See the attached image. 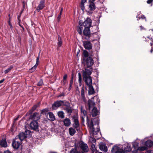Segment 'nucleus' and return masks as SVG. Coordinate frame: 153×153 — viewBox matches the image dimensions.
I'll return each instance as SVG.
<instances>
[{"label": "nucleus", "mask_w": 153, "mask_h": 153, "mask_svg": "<svg viewBox=\"0 0 153 153\" xmlns=\"http://www.w3.org/2000/svg\"><path fill=\"white\" fill-rule=\"evenodd\" d=\"M78 77H79V82L80 84H81L82 82V77L81 74L80 73H79L78 74Z\"/></svg>", "instance_id": "obj_39"}, {"label": "nucleus", "mask_w": 153, "mask_h": 153, "mask_svg": "<svg viewBox=\"0 0 153 153\" xmlns=\"http://www.w3.org/2000/svg\"><path fill=\"white\" fill-rule=\"evenodd\" d=\"M9 25L10 26V28L11 30L13 28V27L12 24H11L10 21H9Z\"/></svg>", "instance_id": "obj_47"}, {"label": "nucleus", "mask_w": 153, "mask_h": 153, "mask_svg": "<svg viewBox=\"0 0 153 153\" xmlns=\"http://www.w3.org/2000/svg\"><path fill=\"white\" fill-rule=\"evenodd\" d=\"M63 122L64 123V125L67 127L69 126L71 124V120L69 118L64 119Z\"/></svg>", "instance_id": "obj_20"}, {"label": "nucleus", "mask_w": 153, "mask_h": 153, "mask_svg": "<svg viewBox=\"0 0 153 153\" xmlns=\"http://www.w3.org/2000/svg\"><path fill=\"white\" fill-rule=\"evenodd\" d=\"M140 27L141 28V30H142V26H140Z\"/></svg>", "instance_id": "obj_63"}, {"label": "nucleus", "mask_w": 153, "mask_h": 153, "mask_svg": "<svg viewBox=\"0 0 153 153\" xmlns=\"http://www.w3.org/2000/svg\"><path fill=\"white\" fill-rule=\"evenodd\" d=\"M67 103L68 104V105L65 104L64 105L63 107V109L65 111H66L68 109L71 107L70 106L68 102Z\"/></svg>", "instance_id": "obj_34"}, {"label": "nucleus", "mask_w": 153, "mask_h": 153, "mask_svg": "<svg viewBox=\"0 0 153 153\" xmlns=\"http://www.w3.org/2000/svg\"><path fill=\"white\" fill-rule=\"evenodd\" d=\"M4 153H10V152L8 151H5Z\"/></svg>", "instance_id": "obj_58"}, {"label": "nucleus", "mask_w": 153, "mask_h": 153, "mask_svg": "<svg viewBox=\"0 0 153 153\" xmlns=\"http://www.w3.org/2000/svg\"><path fill=\"white\" fill-rule=\"evenodd\" d=\"M94 98L97 99V97L95 96L94 97H92L91 100H88V105L89 109H90L91 107H94L95 105V103L93 101V100Z\"/></svg>", "instance_id": "obj_16"}, {"label": "nucleus", "mask_w": 153, "mask_h": 153, "mask_svg": "<svg viewBox=\"0 0 153 153\" xmlns=\"http://www.w3.org/2000/svg\"><path fill=\"white\" fill-rule=\"evenodd\" d=\"M37 108V105H34L32 108L26 114V116H27L29 114H31L32 112L34 111Z\"/></svg>", "instance_id": "obj_24"}, {"label": "nucleus", "mask_w": 153, "mask_h": 153, "mask_svg": "<svg viewBox=\"0 0 153 153\" xmlns=\"http://www.w3.org/2000/svg\"><path fill=\"white\" fill-rule=\"evenodd\" d=\"M80 109L82 115L81 118L82 121L84 122L85 117L86 116L87 122L89 128L90 133L94 137H96V135L98 134L100 130L98 119L95 118L93 119V121L91 120L90 121L88 119V116H87L86 111L83 108L82 106H81Z\"/></svg>", "instance_id": "obj_1"}, {"label": "nucleus", "mask_w": 153, "mask_h": 153, "mask_svg": "<svg viewBox=\"0 0 153 153\" xmlns=\"http://www.w3.org/2000/svg\"><path fill=\"white\" fill-rule=\"evenodd\" d=\"M45 6V0H41L36 10L39 12L40 10H42Z\"/></svg>", "instance_id": "obj_11"}, {"label": "nucleus", "mask_w": 153, "mask_h": 153, "mask_svg": "<svg viewBox=\"0 0 153 153\" xmlns=\"http://www.w3.org/2000/svg\"><path fill=\"white\" fill-rule=\"evenodd\" d=\"M73 77H72V79H71V81H70V83L69 85L70 86V87H71V86L72 85V84H73Z\"/></svg>", "instance_id": "obj_44"}, {"label": "nucleus", "mask_w": 153, "mask_h": 153, "mask_svg": "<svg viewBox=\"0 0 153 153\" xmlns=\"http://www.w3.org/2000/svg\"><path fill=\"white\" fill-rule=\"evenodd\" d=\"M71 87H70V86H69V87L68 88L69 90H71Z\"/></svg>", "instance_id": "obj_61"}, {"label": "nucleus", "mask_w": 153, "mask_h": 153, "mask_svg": "<svg viewBox=\"0 0 153 153\" xmlns=\"http://www.w3.org/2000/svg\"><path fill=\"white\" fill-rule=\"evenodd\" d=\"M49 114V120L51 121H54L55 120V117L54 116L52 112H49L48 113Z\"/></svg>", "instance_id": "obj_28"}, {"label": "nucleus", "mask_w": 153, "mask_h": 153, "mask_svg": "<svg viewBox=\"0 0 153 153\" xmlns=\"http://www.w3.org/2000/svg\"><path fill=\"white\" fill-rule=\"evenodd\" d=\"M62 83L64 85H65L66 83V80H64L63 79V80L62 81Z\"/></svg>", "instance_id": "obj_46"}, {"label": "nucleus", "mask_w": 153, "mask_h": 153, "mask_svg": "<svg viewBox=\"0 0 153 153\" xmlns=\"http://www.w3.org/2000/svg\"><path fill=\"white\" fill-rule=\"evenodd\" d=\"M98 111L97 109L95 107H94L91 111V114L93 117H95L98 114Z\"/></svg>", "instance_id": "obj_19"}, {"label": "nucleus", "mask_w": 153, "mask_h": 153, "mask_svg": "<svg viewBox=\"0 0 153 153\" xmlns=\"http://www.w3.org/2000/svg\"><path fill=\"white\" fill-rule=\"evenodd\" d=\"M48 111V109L46 108V109H43L42 110H41V114H43L44 112H47Z\"/></svg>", "instance_id": "obj_43"}, {"label": "nucleus", "mask_w": 153, "mask_h": 153, "mask_svg": "<svg viewBox=\"0 0 153 153\" xmlns=\"http://www.w3.org/2000/svg\"><path fill=\"white\" fill-rule=\"evenodd\" d=\"M95 0H89L90 1L94 2Z\"/></svg>", "instance_id": "obj_60"}, {"label": "nucleus", "mask_w": 153, "mask_h": 153, "mask_svg": "<svg viewBox=\"0 0 153 153\" xmlns=\"http://www.w3.org/2000/svg\"><path fill=\"white\" fill-rule=\"evenodd\" d=\"M18 118H16V119H15V120H18Z\"/></svg>", "instance_id": "obj_64"}, {"label": "nucleus", "mask_w": 153, "mask_h": 153, "mask_svg": "<svg viewBox=\"0 0 153 153\" xmlns=\"http://www.w3.org/2000/svg\"><path fill=\"white\" fill-rule=\"evenodd\" d=\"M30 127L31 129L36 130L38 129L39 125L37 121H33L30 123Z\"/></svg>", "instance_id": "obj_9"}, {"label": "nucleus", "mask_w": 153, "mask_h": 153, "mask_svg": "<svg viewBox=\"0 0 153 153\" xmlns=\"http://www.w3.org/2000/svg\"><path fill=\"white\" fill-rule=\"evenodd\" d=\"M70 153H83L82 152H79L77 151L76 149H72L70 151Z\"/></svg>", "instance_id": "obj_36"}, {"label": "nucleus", "mask_w": 153, "mask_h": 153, "mask_svg": "<svg viewBox=\"0 0 153 153\" xmlns=\"http://www.w3.org/2000/svg\"><path fill=\"white\" fill-rule=\"evenodd\" d=\"M82 26H80L77 27V32H78L79 33L80 35L82 34V30L83 29V27H82Z\"/></svg>", "instance_id": "obj_33"}, {"label": "nucleus", "mask_w": 153, "mask_h": 153, "mask_svg": "<svg viewBox=\"0 0 153 153\" xmlns=\"http://www.w3.org/2000/svg\"><path fill=\"white\" fill-rule=\"evenodd\" d=\"M80 7L81 10L83 11L85 9L84 3H81V4H80Z\"/></svg>", "instance_id": "obj_42"}, {"label": "nucleus", "mask_w": 153, "mask_h": 153, "mask_svg": "<svg viewBox=\"0 0 153 153\" xmlns=\"http://www.w3.org/2000/svg\"><path fill=\"white\" fill-rule=\"evenodd\" d=\"M62 15L60 14V13H59V15L58 16V17L57 18V19L58 21H59L61 18V16Z\"/></svg>", "instance_id": "obj_45"}, {"label": "nucleus", "mask_w": 153, "mask_h": 153, "mask_svg": "<svg viewBox=\"0 0 153 153\" xmlns=\"http://www.w3.org/2000/svg\"><path fill=\"white\" fill-rule=\"evenodd\" d=\"M30 131L27 130L26 131L25 133L23 132L20 133L18 135V137L20 140L22 141L24 140L26 137L30 136Z\"/></svg>", "instance_id": "obj_3"}, {"label": "nucleus", "mask_w": 153, "mask_h": 153, "mask_svg": "<svg viewBox=\"0 0 153 153\" xmlns=\"http://www.w3.org/2000/svg\"><path fill=\"white\" fill-rule=\"evenodd\" d=\"M90 4L89 5V8L90 10L92 11L94 10L95 9V6L93 2L92 1H90Z\"/></svg>", "instance_id": "obj_22"}, {"label": "nucleus", "mask_w": 153, "mask_h": 153, "mask_svg": "<svg viewBox=\"0 0 153 153\" xmlns=\"http://www.w3.org/2000/svg\"><path fill=\"white\" fill-rule=\"evenodd\" d=\"M83 55L85 57H87L88 56V52L86 51H84Z\"/></svg>", "instance_id": "obj_41"}, {"label": "nucleus", "mask_w": 153, "mask_h": 153, "mask_svg": "<svg viewBox=\"0 0 153 153\" xmlns=\"http://www.w3.org/2000/svg\"><path fill=\"white\" fill-rule=\"evenodd\" d=\"M111 151L115 153H124L125 152L123 149H120L117 146H114L112 149Z\"/></svg>", "instance_id": "obj_12"}, {"label": "nucleus", "mask_w": 153, "mask_h": 153, "mask_svg": "<svg viewBox=\"0 0 153 153\" xmlns=\"http://www.w3.org/2000/svg\"><path fill=\"white\" fill-rule=\"evenodd\" d=\"M72 118L74 120V123L73 124V126L74 128H76V130L78 131V128L79 127V124L78 120V115L76 114L75 115L72 117Z\"/></svg>", "instance_id": "obj_4"}, {"label": "nucleus", "mask_w": 153, "mask_h": 153, "mask_svg": "<svg viewBox=\"0 0 153 153\" xmlns=\"http://www.w3.org/2000/svg\"><path fill=\"white\" fill-rule=\"evenodd\" d=\"M90 30L89 28H85L83 31V34L87 37V39H88L90 36Z\"/></svg>", "instance_id": "obj_15"}, {"label": "nucleus", "mask_w": 153, "mask_h": 153, "mask_svg": "<svg viewBox=\"0 0 153 153\" xmlns=\"http://www.w3.org/2000/svg\"><path fill=\"white\" fill-rule=\"evenodd\" d=\"M41 116V114L40 113H34L32 115L30 116L29 118L30 119L33 120V121H37L40 119Z\"/></svg>", "instance_id": "obj_6"}, {"label": "nucleus", "mask_w": 153, "mask_h": 153, "mask_svg": "<svg viewBox=\"0 0 153 153\" xmlns=\"http://www.w3.org/2000/svg\"><path fill=\"white\" fill-rule=\"evenodd\" d=\"M153 51V49H152V48L150 52L152 53Z\"/></svg>", "instance_id": "obj_59"}, {"label": "nucleus", "mask_w": 153, "mask_h": 153, "mask_svg": "<svg viewBox=\"0 0 153 153\" xmlns=\"http://www.w3.org/2000/svg\"><path fill=\"white\" fill-rule=\"evenodd\" d=\"M131 150V148L129 145H127L125 148L124 151L125 152H129Z\"/></svg>", "instance_id": "obj_32"}, {"label": "nucleus", "mask_w": 153, "mask_h": 153, "mask_svg": "<svg viewBox=\"0 0 153 153\" xmlns=\"http://www.w3.org/2000/svg\"><path fill=\"white\" fill-rule=\"evenodd\" d=\"M153 1V0H148L147 1V3L148 4H150Z\"/></svg>", "instance_id": "obj_49"}, {"label": "nucleus", "mask_w": 153, "mask_h": 153, "mask_svg": "<svg viewBox=\"0 0 153 153\" xmlns=\"http://www.w3.org/2000/svg\"><path fill=\"white\" fill-rule=\"evenodd\" d=\"M83 80L87 86L91 85L92 84V80L90 76H83Z\"/></svg>", "instance_id": "obj_7"}, {"label": "nucleus", "mask_w": 153, "mask_h": 153, "mask_svg": "<svg viewBox=\"0 0 153 153\" xmlns=\"http://www.w3.org/2000/svg\"><path fill=\"white\" fill-rule=\"evenodd\" d=\"M92 71V67L88 68H85L83 70V76H89L91 74Z\"/></svg>", "instance_id": "obj_5"}, {"label": "nucleus", "mask_w": 153, "mask_h": 153, "mask_svg": "<svg viewBox=\"0 0 153 153\" xmlns=\"http://www.w3.org/2000/svg\"><path fill=\"white\" fill-rule=\"evenodd\" d=\"M58 46L60 47L62 44V40L60 36L59 35L58 36Z\"/></svg>", "instance_id": "obj_31"}, {"label": "nucleus", "mask_w": 153, "mask_h": 153, "mask_svg": "<svg viewBox=\"0 0 153 153\" xmlns=\"http://www.w3.org/2000/svg\"><path fill=\"white\" fill-rule=\"evenodd\" d=\"M62 11H63V8L62 7L61 9V10H60V15H62Z\"/></svg>", "instance_id": "obj_53"}, {"label": "nucleus", "mask_w": 153, "mask_h": 153, "mask_svg": "<svg viewBox=\"0 0 153 153\" xmlns=\"http://www.w3.org/2000/svg\"><path fill=\"white\" fill-rule=\"evenodd\" d=\"M1 146L3 147H6L7 146V143L5 140H2L0 142Z\"/></svg>", "instance_id": "obj_29"}, {"label": "nucleus", "mask_w": 153, "mask_h": 153, "mask_svg": "<svg viewBox=\"0 0 153 153\" xmlns=\"http://www.w3.org/2000/svg\"><path fill=\"white\" fill-rule=\"evenodd\" d=\"M147 37L151 41L153 42V39L152 38H150L149 36H148Z\"/></svg>", "instance_id": "obj_54"}, {"label": "nucleus", "mask_w": 153, "mask_h": 153, "mask_svg": "<svg viewBox=\"0 0 153 153\" xmlns=\"http://www.w3.org/2000/svg\"><path fill=\"white\" fill-rule=\"evenodd\" d=\"M64 95H65V94L64 93H62V94H60L58 96V97H61L62 96H64Z\"/></svg>", "instance_id": "obj_51"}, {"label": "nucleus", "mask_w": 153, "mask_h": 153, "mask_svg": "<svg viewBox=\"0 0 153 153\" xmlns=\"http://www.w3.org/2000/svg\"><path fill=\"white\" fill-rule=\"evenodd\" d=\"M93 142H95V141H96L95 140V139H93Z\"/></svg>", "instance_id": "obj_62"}, {"label": "nucleus", "mask_w": 153, "mask_h": 153, "mask_svg": "<svg viewBox=\"0 0 153 153\" xmlns=\"http://www.w3.org/2000/svg\"><path fill=\"white\" fill-rule=\"evenodd\" d=\"M100 149L102 151H104L106 152L107 151V149L105 145L103 143H101L99 144Z\"/></svg>", "instance_id": "obj_18"}, {"label": "nucleus", "mask_w": 153, "mask_h": 153, "mask_svg": "<svg viewBox=\"0 0 153 153\" xmlns=\"http://www.w3.org/2000/svg\"><path fill=\"white\" fill-rule=\"evenodd\" d=\"M16 138L15 140H14L12 143V146L15 149H18L20 145V143L18 141L16 140Z\"/></svg>", "instance_id": "obj_17"}, {"label": "nucleus", "mask_w": 153, "mask_h": 153, "mask_svg": "<svg viewBox=\"0 0 153 153\" xmlns=\"http://www.w3.org/2000/svg\"><path fill=\"white\" fill-rule=\"evenodd\" d=\"M84 46L85 49L90 50L92 48V45L89 41H86L83 42Z\"/></svg>", "instance_id": "obj_13"}, {"label": "nucleus", "mask_w": 153, "mask_h": 153, "mask_svg": "<svg viewBox=\"0 0 153 153\" xmlns=\"http://www.w3.org/2000/svg\"><path fill=\"white\" fill-rule=\"evenodd\" d=\"M43 84V82L42 79H40L37 83V85L39 86L42 85Z\"/></svg>", "instance_id": "obj_40"}, {"label": "nucleus", "mask_w": 153, "mask_h": 153, "mask_svg": "<svg viewBox=\"0 0 153 153\" xmlns=\"http://www.w3.org/2000/svg\"><path fill=\"white\" fill-rule=\"evenodd\" d=\"M87 0H82L81 3H85L87 1Z\"/></svg>", "instance_id": "obj_52"}, {"label": "nucleus", "mask_w": 153, "mask_h": 153, "mask_svg": "<svg viewBox=\"0 0 153 153\" xmlns=\"http://www.w3.org/2000/svg\"><path fill=\"white\" fill-rule=\"evenodd\" d=\"M94 63V61L91 57L87 58L86 60V65L88 68L91 67Z\"/></svg>", "instance_id": "obj_8"}, {"label": "nucleus", "mask_w": 153, "mask_h": 153, "mask_svg": "<svg viewBox=\"0 0 153 153\" xmlns=\"http://www.w3.org/2000/svg\"><path fill=\"white\" fill-rule=\"evenodd\" d=\"M19 25L22 28L23 30H24V27L22 26L19 23Z\"/></svg>", "instance_id": "obj_57"}, {"label": "nucleus", "mask_w": 153, "mask_h": 153, "mask_svg": "<svg viewBox=\"0 0 153 153\" xmlns=\"http://www.w3.org/2000/svg\"><path fill=\"white\" fill-rule=\"evenodd\" d=\"M91 147L94 150H95L96 149L95 147V146L94 144L92 145Z\"/></svg>", "instance_id": "obj_50"}, {"label": "nucleus", "mask_w": 153, "mask_h": 153, "mask_svg": "<svg viewBox=\"0 0 153 153\" xmlns=\"http://www.w3.org/2000/svg\"><path fill=\"white\" fill-rule=\"evenodd\" d=\"M67 74H65L64 76H63V79H64V80H66V79H67Z\"/></svg>", "instance_id": "obj_48"}, {"label": "nucleus", "mask_w": 153, "mask_h": 153, "mask_svg": "<svg viewBox=\"0 0 153 153\" xmlns=\"http://www.w3.org/2000/svg\"><path fill=\"white\" fill-rule=\"evenodd\" d=\"M147 148L145 146H142L139 147L138 148V150L140 151H144L146 150Z\"/></svg>", "instance_id": "obj_37"}, {"label": "nucleus", "mask_w": 153, "mask_h": 153, "mask_svg": "<svg viewBox=\"0 0 153 153\" xmlns=\"http://www.w3.org/2000/svg\"><path fill=\"white\" fill-rule=\"evenodd\" d=\"M69 134L71 135H73L76 132V131L72 127H71L69 129Z\"/></svg>", "instance_id": "obj_26"}, {"label": "nucleus", "mask_w": 153, "mask_h": 153, "mask_svg": "<svg viewBox=\"0 0 153 153\" xmlns=\"http://www.w3.org/2000/svg\"><path fill=\"white\" fill-rule=\"evenodd\" d=\"M39 56L36 58V62L35 65L30 69V72H32L33 71H34L36 69L37 66L38 65L39 63Z\"/></svg>", "instance_id": "obj_23"}, {"label": "nucleus", "mask_w": 153, "mask_h": 153, "mask_svg": "<svg viewBox=\"0 0 153 153\" xmlns=\"http://www.w3.org/2000/svg\"><path fill=\"white\" fill-rule=\"evenodd\" d=\"M64 114L63 111H59L58 113V116L61 118H63L64 117Z\"/></svg>", "instance_id": "obj_30"}, {"label": "nucleus", "mask_w": 153, "mask_h": 153, "mask_svg": "<svg viewBox=\"0 0 153 153\" xmlns=\"http://www.w3.org/2000/svg\"><path fill=\"white\" fill-rule=\"evenodd\" d=\"M13 66L12 65L10 66L7 69L4 71V72L5 74H7L9 71H10L13 68Z\"/></svg>", "instance_id": "obj_35"}, {"label": "nucleus", "mask_w": 153, "mask_h": 153, "mask_svg": "<svg viewBox=\"0 0 153 153\" xmlns=\"http://www.w3.org/2000/svg\"><path fill=\"white\" fill-rule=\"evenodd\" d=\"M141 18L142 19H145L146 17H145V16H144V15H143L141 16Z\"/></svg>", "instance_id": "obj_56"}, {"label": "nucleus", "mask_w": 153, "mask_h": 153, "mask_svg": "<svg viewBox=\"0 0 153 153\" xmlns=\"http://www.w3.org/2000/svg\"><path fill=\"white\" fill-rule=\"evenodd\" d=\"M72 109L71 108V107L69 109L67 110L66 111L67 113L68 114H69V115H71V114L72 113Z\"/></svg>", "instance_id": "obj_38"}, {"label": "nucleus", "mask_w": 153, "mask_h": 153, "mask_svg": "<svg viewBox=\"0 0 153 153\" xmlns=\"http://www.w3.org/2000/svg\"><path fill=\"white\" fill-rule=\"evenodd\" d=\"M4 80V79H3L0 81V84L2 83Z\"/></svg>", "instance_id": "obj_55"}, {"label": "nucleus", "mask_w": 153, "mask_h": 153, "mask_svg": "<svg viewBox=\"0 0 153 153\" xmlns=\"http://www.w3.org/2000/svg\"><path fill=\"white\" fill-rule=\"evenodd\" d=\"M80 147L82 150L85 152H87L88 151V148L87 145L83 142L80 143Z\"/></svg>", "instance_id": "obj_14"}, {"label": "nucleus", "mask_w": 153, "mask_h": 153, "mask_svg": "<svg viewBox=\"0 0 153 153\" xmlns=\"http://www.w3.org/2000/svg\"><path fill=\"white\" fill-rule=\"evenodd\" d=\"M81 95L82 98V99L84 102H86V100L85 97V94H84V91L83 89V88H82V89L81 91Z\"/></svg>", "instance_id": "obj_27"}, {"label": "nucleus", "mask_w": 153, "mask_h": 153, "mask_svg": "<svg viewBox=\"0 0 153 153\" xmlns=\"http://www.w3.org/2000/svg\"><path fill=\"white\" fill-rule=\"evenodd\" d=\"M145 144L146 146L150 147L153 145V142L151 140H149L146 142Z\"/></svg>", "instance_id": "obj_25"}, {"label": "nucleus", "mask_w": 153, "mask_h": 153, "mask_svg": "<svg viewBox=\"0 0 153 153\" xmlns=\"http://www.w3.org/2000/svg\"><path fill=\"white\" fill-rule=\"evenodd\" d=\"M92 21L89 18H87L86 20L83 23L79 22V25L80 26H83L85 28H89L91 26Z\"/></svg>", "instance_id": "obj_2"}, {"label": "nucleus", "mask_w": 153, "mask_h": 153, "mask_svg": "<svg viewBox=\"0 0 153 153\" xmlns=\"http://www.w3.org/2000/svg\"><path fill=\"white\" fill-rule=\"evenodd\" d=\"M88 93L89 95H92L95 92L94 90L92 85L88 86Z\"/></svg>", "instance_id": "obj_21"}, {"label": "nucleus", "mask_w": 153, "mask_h": 153, "mask_svg": "<svg viewBox=\"0 0 153 153\" xmlns=\"http://www.w3.org/2000/svg\"><path fill=\"white\" fill-rule=\"evenodd\" d=\"M63 103V101L62 100L57 101L55 102L52 105L53 109L54 110L57 109V108L62 105Z\"/></svg>", "instance_id": "obj_10"}]
</instances>
